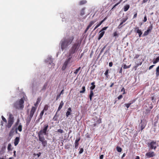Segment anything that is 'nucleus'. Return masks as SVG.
Here are the masks:
<instances>
[{
	"instance_id": "6e6552de",
	"label": "nucleus",
	"mask_w": 159,
	"mask_h": 159,
	"mask_svg": "<svg viewBox=\"0 0 159 159\" xmlns=\"http://www.w3.org/2000/svg\"><path fill=\"white\" fill-rule=\"evenodd\" d=\"M36 108L34 107H32L30 111V120L33 116L34 114Z\"/></svg>"
},
{
	"instance_id": "1a4fd4ad",
	"label": "nucleus",
	"mask_w": 159,
	"mask_h": 159,
	"mask_svg": "<svg viewBox=\"0 0 159 159\" xmlns=\"http://www.w3.org/2000/svg\"><path fill=\"white\" fill-rule=\"evenodd\" d=\"M93 119L96 120L93 124V126L95 127L98 124H99L101 123V119L100 118H98L97 117H95Z\"/></svg>"
},
{
	"instance_id": "4c0bfd02",
	"label": "nucleus",
	"mask_w": 159,
	"mask_h": 159,
	"mask_svg": "<svg viewBox=\"0 0 159 159\" xmlns=\"http://www.w3.org/2000/svg\"><path fill=\"white\" fill-rule=\"evenodd\" d=\"M57 120V114L55 115L53 118L52 119V120L53 121H56Z\"/></svg>"
},
{
	"instance_id": "39448f33",
	"label": "nucleus",
	"mask_w": 159,
	"mask_h": 159,
	"mask_svg": "<svg viewBox=\"0 0 159 159\" xmlns=\"http://www.w3.org/2000/svg\"><path fill=\"white\" fill-rule=\"evenodd\" d=\"M13 122L14 117H12V115L11 114H10L9 115V119L7 127L9 128H10L13 124Z\"/></svg>"
},
{
	"instance_id": "864d4df0",
	"label": "nucleus",
	"mask_w": 159,
	"mask_h": 159,
	"mask_svg": "<svg viewBox=\"0 0 159 159\" xmlns=\"http://www.w3.org/2000/svg\"><path fill=\"white\" fill-rule=\"evenodd\" d=\"M127 18H123L122 20V21L123 22V23H124L127 20Z\"/></svg>"
},
{
	"instance_id": "58836bf2",
	"label": "nucleus",
	"mask_w": 159,
	"mask_h": 159,
	"mask_svg": "<svg viewBox=\"0 0 159 159\" xmlns=\"http://www.w3.org/2000/svg\"><path fill=\"white\" fill-rule=\"evenodd\" d=\"M81 67H80L77 68V69L75 70L74 71V73L75 74H77L79 70H80Z\"/></svg>"
},
{
	"instance_id": "9b49d317",
	"label": "nucleus",
	"mask_w": 159,
	"mask_h": 159,
	"mask_svg": "<svg viewBox=\"0 0 159 159\" xmlns=\"http://www.w3.org/2000/svg\"><path fill=\"white\" fill-rule=\"evenodd\" d=\"M135 31L138 33L139 37H141L143 33L141 30L139 29V27H136L135 29Z\"/></svg>"
},
{
	"instance_id": "a18cd8bd",
	"label": "nucleus",
	"mask_w": 159,
	"mask_h": 159,
	"mask_svg": "<svg viewBox=\"0 0 159 159\" xmlns=\"http://www.w3.org/2000/svg\"><path fill=\"white\" fill-rule=\"evenodd\" d=\"M83 151H84L83 148H81L80 149V150L79 152V154H80L82 153L83 152Z\"/></svg>"
},
{
	"instance_id": "bf43d9fd",
	"label": "nucleus",
	"mask_w": 159,
	"mask_h": 159,
	"mask_svg": "<svg viewBox=\"0 0 159 159\" xmlns=\"http://www.w3.org/2000/svg\"><path fill=\"white\" fill-rule=\"evenodd\" d=\"M147 17L146 16H145L144 18V19H143V21L144 22H145L147 21Z\"/></svg>"
},
{
	"instance_id": "a19ab883",
	"label": "nucleus",
	"mask_w": 159,
	"mask_h": 159,
	"mask_svg": "<svg viewBox=\"0 0 159 159\" xmlns=\"http://www.w3.org/2000/svg\"><path fill=\"white\" fill-rule=\"evenodd\" d=\"M48 109V106L47 105H45L44 107L43 110L46 111Z\"/></svg>"
},
{
	"instance_id": "0eeeda50",
	"label": "nucleus",
	"mask_w": 159,
	"mask_h": 159,
	"mask_svg": "<svg viewBox=\"0 0 159 159\" xmlns=\"http://www.w3.org/2000/svg\"><path fill=\"white\" fill-rule=\"evenodd\" d=\"M135 66H134V68L135 69V70L140 65H141L142 63V61L141 59H138L136 60L135 62Z\"/></svg>"
},
{
	"instance_id": "f03ea898",
	"label": "nucleus",
	"mask_w": 159,
	"mask_h": 159,
	"mask_svg": "<svg viewBox=\"0 0 159 159\" xmlns=\"http://www.w3.org/2000/svg\"><path fill=\"white\" fill-rule=\"evenodd\" d=\"M74 39L73 35L68 36L63 38L60 41L61 47V49L63 50L66 48L70 44Z\"/></svg>"
},
{
	"instance_id": "3c124183",
	"label": "nucleus",
	"mask_w": 159,
	"mask_h": 159,
	"mask_svg": "<svg viewBox=\"0 0 159 159\" xmlns=\"http://www.w3.org/2000/svg\"><path fill=\"white\" fill-rule=\"evenodd\" d=\"M61 94L60 93L59 94H58L57 95V98H56V100H57L60 97Z\"/></svg>"
},
{
	"instance_id": "7ed1b4c3",
	"label": "nucleus",
	"mask_w": 159,
	"mask_h": 159,
	"mask_svg": "<svg viewBox=\"0 0 159 159\" xmlns=\"http://www.w3.org/2000/svg\"><path fill=\"white\" fill-rule=\"evenodd\" d=\"M24 99L21 98L15 102L13 104V106L15 108L17 109L22 110L24 107Z\"/></svg>"
},
{
	"instance_id": "7c9ffc66",
	"label": "nucleus",
	"mask_w": 159,
	"mask_h": 159,
	"mask_svg": "<svg viewBox=\"0 0 159 159\" xmlns=\"http://www.w3.org/2000/svg\"><path fill=\"white\" fill-rule=\"evenodd\" d=\"M108 72H109V69H107L106 70V72H105V73H104V74H105V75L106 76V78H108Z\"/></svg>"
},
{
	"instance_id": "f3484780",
	"label": "nucleus",
	"mask_w": 159,
	"mask_h": 159,
	"mask_svg": "<svg viewBox=\"0 0 159 159\" xmlns=\"http://www.w3.org/2000/svg\"><path fill=\"white\" fill-rule=\"evenodd\" d=\"M80 140V138H79L78 139H76L75 142V148L76 149L78 148L79 143V142Z\"/></svg>"
},
{
	"instance_id": "603ef678",
	"label": "nucleus",
	"mask_w": 159,
	"mask_h": 159,
	"mask_svg": "<svg viewBox=\"0 0 159 159\" xmlns=\"http://www.w3.org/2000/svg\"><path fill=\"white\" fill-rule=\"evenodd\" d=\"M121 92H123V94H124L125 93V89H124V88H123L122 89H121Z\"/></svg>"
},
{
	"instance_id": "5fc2aeb1",
	"label": "nucleus",
	"mask_w": 159,
	"mask_h": 159,
	"mask_svg": "<svg viewBox=\"0 0 159 159\" xmlns=\"http://www.w3.org/2000/svg\"><path fill=\"white\" fill-rule=\"evenodd\" d=\"M123 98V96L122 95H119L117 98L118 100H120L121 99Z\"/></svg>"
},
{
	"instance_id": "37998d69",
	"label": "nucleus",
	"mask_w": 159,
	"mask_h": 159,
	"mask_svg": "<svg viewBox=\"0 0 159 159\" xmlns=\"http://www.w3.org/2000/svg\"><path fill=\"white\" fill-rule=\"evenodd\" d=\"M107 45H105V46L101 49V51H100V53H102V52H103L104 50L105 49V48H106V47Z\"/></svg>"
},
{
	"instance_id": "2eb2a0df",
	"label": "nucleus",
	"mask_w": 159,
	"mask_h": 159,
	"mask_svg": "<svg viewBox=\"0 0 159 159\" xmlns=\"http://www.w3.org/2000/svg\"><path fill=\"white\" fill-rule=\"evenodd\" d=\"M48 82L45 83L41 89V91H44L47 89L48 86Z\"/></svg>"
},
{
	"instance_id": "69168bd1",
	"label": "nucleus",
	"mask_w": 159,
	"mask_h": 159,
	"mask_svg": "<svg viewBox=\"0 0 159 159\" xmlns=\"http://www.w3.org/2000/svg\"><path fill=\"white\" fill-rule=\"evenodd\" d=\"M137 16V13L136 12L134 15L133 18H134L136 17Z\"/></svg>"
},
{
	"instance_id": "2f4dec72",
	"label": "nucleus",
	"mask_w": 159,
	"mask_h": 159,
	"mask_svg": "<svg viewBox=\"0 0 159 159\" xmlns=\"http://www.w3.org/2000/svg\"><path fill=\"white\" fill-rule=\"evenodd\" d=\"M123 0H120V1L117 3L116 4H115L114 6L113 7H112V9H113V8H115L116 7V6H117L118 4H120L121 2Z\"/></svg>"
},
{
	"instance_id": "4d7b16f0",
	"label": "nucleus",
	"mask_w": 159,
	"mask_h": 159,
	"mask_svg": "<svg viewBox=\"0 0 159 159\" xmlns=\"http://www.w3.org/2000/svg\"><path fill=\"white\" fill-rule=\"evenodd\" d=\"M124 23L122 21L120 23L119 25L118 26V28H120L121 27V25L123 24Z\"/></svg>"
},
{
	"instance_id": "aec40b11",
	"label": "nucleus",
	"mask_w": 159,
	"mask_h": 159,
	"mask_svg": "<svg viewBox=\"0 0 159 159\" xmlns=\"http://www.w3.org/2000/svg\"><path fill=\"white\" fill-rule=\"evenodd\" d=\"M93 90H91L90 92V94L89 95V98L90 101L92 100V98L93 96Z\"/></svg>"
},
{
	"instance_id": "338daca9",
	"label": "nucleus",
	"mask_w": 159,
	"mask_h": 159,
	"mask_svg": "<svg viewBox=\"0 0 159 159\" xmlns=\"http://www.w3.org/2000/svg\"><path fill=\"white\" fill-rule=\"evenodd\" d=\"M103 155H101L100 156V159H103Z\"/></svg>"
},
{
	"instance_id": "ddd939ff",
	"label": "nucleus",
	"mask_w": 159,
	"mask_h": 159,
	"mask_svg": "<svg viewBox=\"0 0 159 159\" xmlns=\"http://www.w3.org/2000/svg\"><path fill=\"white\" fill-rule=\"evenodd\" d=\"M69 58L68 59H67L64 62V64L65 65H66L67 66L68 63H69V62H70V61L71 60V59L72 58V57L71 56V55H70V54H69Z\"/></svg>"
},
{
	"instance_id": "bb28decb",
	"label": "nucleus",
	"mask_w": 159,
	"mask_h": 159,
	"mask_svg": "<svg viewBox=\"0 0 159 159\" xmlns=\"http://www.w3.org/2000/svg\"><path fill=\"white\" fill-rule=\"evenodd\" d=\"M11 145L10 143L8 144L7 146V150L8 151L12 150L11 149Z\"/></svg>"
},
{
	"instance_id": "4be33fe9",
	"label": "nucleus",
	"mask_w": 159,
	"mask_h": 159,
	"mask_svg": "<svg viewBox=\"0 0 159 159\" xmlns=\"http://www.w3.org/2000/svg\"><path fill=\"white\" fill-rule=\"evenodd\" d=\"M87 2V1L86 0H82L80 1L79 2V4L80 5H82L86 4Z\"/></svg>"
},
{
	"instance_id": "052dcab7",
	"label": "nucleus",
	"mask_w": 159,
	"mask_h": 159,
	"mask_svg": "<svg viewBox=\"0 0 159 159\" xmlns=\"http://www.w3.org/2000/svg\"><path fill=\"white\" fill-rule=\"evenodd\" d=\"M118 35V34L117 33V32H115L114 33H113V36L114 37H115V36H117Z\"/></svg>"
},
{
	"instance_id": "8fccbe9b",
	"label": "nucleus",
	"mask_w": 159,
	"mask_h": 159,
	"mask_svg": "<svg viewBox=\"0 0 159 159\" xmlns=\"http://www.w3.org/2000/svg\"><path fill=\"white\" fill-rule=\"evenodd\" d=\"M100 25V24H97L96 26L94 28V29L93 30L94 31L97 28H98L99 26Z\"/></svg>"
},
{
	"instance_id": "5701e85b",
	"label": "nucleus",
	"mask_w": 159,
	"mask_h": 159,
	"mask_svg": "<svg viewBox=\"0 0 159 159\" xmlns=\"http://www.w3.org/2000/svg\"><path fill=\"white\" fill-rule=\"evenodd\" d=\"M129 5L128 4L124 6V10L125 11H127L129 8Z\"/></svg>"
},
{
	"instance_id": "0e129e2a",
	"label": "nucleus",
	"mask_w": 159,
	"mask_h": 159,
	"mask_svg": "<svg viewBox=\"0 0 159 159\" xmlns=\"http://www.w3.org/2000/svg\"><path fill=\"white\" fill-rule=\"evenodd\" d=\"M119 73H121V74H122V68L121 67L119 70Z\"/></svg>"
},
{
	"instance_id": "6e6d98bb",
	"label": "nucleus",
	"mask_w": 159,
	"mask_h": 159,
	"mask_svg": "<svg viewBox=\"0 0 159 159\" xmlns=\"http://www.w3.org/2000/svg\"><path fill=\"white\" fill-rule=\"evenodd\" d=\"M106 19V18H105L103 20H102L101 21L99 22V24H100V25H101V24Z\"/></svg>"
},
{
	"instance_id": "c03bdc74",
	"label": "nucleus",
	"mask_w": 159,
	"mask_h": 159,
	"mask_svg": "<svg viewBox=\"0 0 159 159\" xmlns=\"http://www.w3.org/2000/svg\"><path fill=\"white\" fill-rule=\"evenodd\" d=\"M2 120H3V121H4V122H6V123H7V120L6 119H5V118L3 116H2Z\"/></svg>"
},
{
	"instance_id": "c9c22d12",
	"label": "nucleus",
	"mask_w": 159,
	"mask_h": 159,
	"mask_svg": "<svg viewBox=\"0 0 159 159\" xmlns=\"http://www.w3.org/2000/svg\"><path fill=\"white\" fill-rule=\"evenodd\" d=\"M22 126L21 124H20L18 127V129L20 132L22 131Z\"/></svg>"
},
{
	"instance_id": "a878e982",
	"label": "nucleus",
	"mask_w": 159,
	"mask_h": 159,
	"mask_svg": "<svg viewBox=\"0 0 159 159\" xmlns=\"http://www.w3.org/2000/svg\"><path fill=\"white\" fill-rule=\"evenodd\" d=\"M159 61V56L157 57L155 60H153V62L154 64H156Z\"/></svg>"
},
{
	"instance_id": "c85d7f7f",
	"label": "nucleus",
	"mask_w": 159,
	"mask_h": 159,
	"mask_svg": "<svg viewBox=\"0 0 159 159\" xmlns=\"http://www.w3.org/2000/svg\"><path fill=\"white\" fill-rule=\"evenodd\" d=\"M150 32L148 30H147L146 31H145L143 34V36H145L147 35Z\"/></svg>"
},
{
	"instance_id": "09e8293b",
	"label": "nucleus",
	"mask_w": 159,
	"mask_h": 159,
	"mask_svg": "<svg viewBox=\"0 0 159 159\" xmlns=\"http://www.w3.org/2000/svg\"><path fill=\"white\" fill-rule=\"evenodd\" d=\"M67 66L65 65L64 64L63 66L62 67V69L63 70H64L65 69L66 67Z\"/></svg>"
},
{
	"instance_id": "9d476101",
	"label": "nucleus",
	"mask_w": 159,
	"mask_h": 159,
	"mask_svg": "<svg viewBox=\"0 0 159 159\" xmlns=\"http://www.w3.org/2000/svg\"><path fill=\"white\" fill-rule=\"evenodd\" d=\"M146 156L148 158H151L155 156V153L154 152H148L146 154Z\"/></svg>"
},
{
	"instance_id": "a211bd4d",
	"label": "nucleus",
	"mask_w": 159,
	"mask_h": 159,
	"mask_svg": "<svg viewBox=\"0 0 159 159\" xmlns=\"http://www.w3.org/2000/svg\"><path fill=\"white\" fill-rule=\"evenodd\" d=\"M64 104V103L63 102V101H61V102L60 103V105H59L57 111H58L60 110L61 109V108L63 106Z\"/></svg>"
},
{
	"instance_id": "e2e57ef3",
	"label": "nucleus",
	"mask_w": 159,
	"mask_h": 159,
	"mask_svg": "<svg viewBox=\"0 0 159 159\" xmlns=\"http://www.w3.org/2000/svg\"><path fill=\"white\" fill-rule=\"evenodd\" d=\"M109 66L110 67H111L113 65V63L112 62H110L109 63Z\"/></svg>"
},
{
	"instance_id": "b1692460",
	"label": "nucleus",
	"mask_w": 159,
	"mask_h": 159,
	"mask_svg": "<svg viewBox=\"0 0 159 159\" xmlns=\"http://www.w3.org/2000/svg\"><path fill=\"white\" fill-rule=\"evenodd\" d=\"M85 7L83 8L80 11V15L81 16H83L85 14Z\"/></svg>"
},
{
	"instance_id": "72a5a7b5",
	"label": "nucleus",
	"mask_w": 159,
	"mask_h": 159,
	"mask_svg": "<svg viewBox=\"0 0 159 159\" xmlns=\"http://www.w3.org/2000/svg\"><path fill=\"white\" fill-rule=\"evenodd\" d=\"M131 66V64H130L128 66L126 65L125 64H124L123 65V68L124 69L129 68Z\"/></svg>"
},
{
	"instance_id": "774afa93",
	"label": "nucleus",
	"mask_w": 159,
	"mask_h": 159,
	"mask_svg": "<svg viewBox=\"0 0 159 159\" xmlns=\"http://www.w3.org/2000/svg\"><path fill=\"white\" fill-rule=\"evenodd\" d=\"M145 128V126L143 125H141V130H142L143 129Z\"/></svg>"
},
{
	"instance_id": "ea45409f",
	"label": "nucleus",
	"mask_w": 159,
	"mask_h": 159,
	"mask_svg": "<svg viewBox=\"0 0 159 159\" xmlns=\"http://www.w3.org/2000/svg\"><path fill=\"white\" fill-rule=\"evenodd\" d=\"M57 132L60 134H62L63 133V130L61 129H58L57 130Z\"/></svg>"
},
{
	"instance_id": "c756f323",
	"label": "nucleus",
	"mask_w": 159,
	"mask_h": 159,
	"mask_svg": "<svg viewBox=\"0 0 159 159\" xmlns=\"http://www.w3.org/2000/svg\"><path fill=\"white\" fill-rule=\"evenodd\" d=\"M82 90L80 91V93H83L85 92V87L84 86L82 87Z\"/></svg>"
},
{
	"instance_id": "680f3d73",
	"label": "nucleus",
	"mask_w": 159,
	"mask_h": 159,
	"mask_svg": "<svg viewBox=\"0 0 159 159\" xmlns=\"http://www.w3.org/2000/svg\"><path fill=\"white\" fill-rule=\"evenodd\" d=\"M154 66H155V65H152L150 66L149 68V70H150L152 69Z\"/></svg>"
},
{
	"instance_id": "393cba45",
	"label": "nucleus",
	"mask_w": 159,
	"mask_h": 159,
	"mask_svg": "<svg viewBox=\"0 0 159 159\" xmlns=\"http://www.w3.org/2000/svg\"><path fill=\"white\" fill-rule=\"evenodd\" d=\"M156 75L157 77H158L159 76V66L156 68Z\"/></svg>"
},
{
	"instance_id": "423d86ee",
	"label": "nucleus",
	"mask_w": 159,
	"mask_h": 159,
	"mask_svg": "<svg viewBox=\"0 0 159 159\" xmlns=\"http://www.w3.org/2000/svg\"><path fill=\"white\" fill-rule=\"evenodd\" d=\"M156 145V142L154 141H152L150 143H148V146L151 149H154L155 150L157 148Z\"/></svg>"
},
{
	"instance_id": "f704fd0d",
	"label": "nucleus",
	"mask_w": 159,
	"mask_h": 159,
	"mask_svg": "<svg viewBox=\"0 0 159 159\" xmlns=\"http://www.w3.org/2000/svg\"><path fill=\"white\" fill-rule=\"evenodd\" d=\"M44 110H43L41 112L40 115H39V119H41L42 118V117L44 114Z\"/></svg>"
},
{
	"instance_id": "49530a36",
	"label": "nucleus",
	"mask_w": 159,
	"mask_h": 159,
	"mask_svg": "<svg viewBox=\"0 0 159 159\" xmlns=\"http://www.w3.org/2000/svg\"><path fill=\"white\" fill-rule=\"evenodd\" d=\"M107 27H103L101 30L99 32H101V31H104V30H106L107 28Z\"/></svg>"
},
{
	"instance_id": "dca6fc26",
	"label": "nucleus",
	"mask_w": 159,
	"mask_h": 159,
	"mask_svg": "<svg viewBox=\"0 0 159 159\" xmlns=\"http://www.w3.org/2000/svg\"><path fill=\"white\" fill-rule=\"evenodd\" d=\"M71 111V108L70 107L68 109V111L66 113V116L67 117H68L70 115Z\"/></svg>"
},
{
	"instance_id": "79ce46f5",
	"label": "nucleus",
	"mask_w": 159,
	"mask_h": 159,
	"mask_svg": "<svg viewBox=\"0 0 159 159\" xmlns=\"http://www.w3.org/2000/svg\"><path fill=\"white\" fill-rule=\"evenodd\" d=\"M151 100L153 102H155V99L154 98V96H152L151 97Z\"/></svg>"
},
{
	"instance_id": "473e14b6",
	"label": "nucleus",
	"mask_w": 159,
	"mask_h": 159,
	"mask_svg": "<svg viewBox=\"0 0 159 159\" xmlns=\"http://www.w3.org/2000/svg\"><path fill=\"white\" fill-rule=\"evenodd\" d=\"M152 25L151 24L148 27V29L150 32H151L152 29Z\"/></svg>"
},
{
	"instance_id": "13d9d810",
	"label": "nucleus",
	"mask_w": 159,
	"mask_h": 159,
	"mask_svg": "<svg viewBox=\"0 0 159 159\" xmlns=\"http://www.w3.org/2000/svg\"><path fill=\"white\" fill-rule=\"evenodd\" d=\"M139 56V54H136L134 57V59L137 58H138Z\"/></svg>"
},
{
	"instance_id": "cd10ccee",
	"label": "nucleus",
	"mask_w": 159,
	"mask_h": 159,
	"mask_svg": "<svg viewBox=\"0 0 159 159\" xmlns=\"http://www.w3.org/2000/svg\"><path fill=\"white\" fill-rule=\"evenodd\" d=\"M116 149L117 152H121L122 151L121 148L119 146H117L116 148Z\"/></svg>"
},
{
	"instance_id": "f8f14e48",
	"label": "nucleus",
	"mask_w": 159,
	"mask_h": 159,
	"mask_svg": "<svg viewBox=\"0 0 159 159\" xmlns=\"http://www.w3.org/2000/svg\"><path fill=\"white\" fill-rule=\"evenodd\" d=\"M96 21V20H95L94 21L93 20L91 21L89 23V25H88V26L86 28L85 32H86V31H87L88 30L89 28H90L92 26V25Z\"/></svg>"
},
{
	"instance_id": "412c9836",
	"label": "nucleus",
	"mask_w": 159,
	"mask_h": 159,
	"mask_svg": "<svg viewBox=\"0 0 159 159\" xmlns=\"http://www.w3.org/2000/svg\"><path fill=\"white\" fill-rule=\"evenodd\" d=\"M101 33H100L99 35L98 39L100 40L103 36L104 34L105 33L104 31H101Z\"/></svg>"
},
{
	"instance_id": "6ab92c4d",
	"label": "nucleus",
	"mask_w": 159,
	"mask_h": 159,
	"mask_svg": "<svg viewBox=\"0 0 159 159\" xmlns=\"http://www.w3.org/2000/svg\"><path fill=\"white\" fill-rule=\"evenodd\" d=\"M14 132H15V131L14 130V128H12V129L10 130V132L9 133V136L11 137V136H13V134L14 133Z\"/></svg>"
},
{
	"instance_id": "f257e3e1",
	"label": "nucleus",
	"mask_w": 159,
	"mask_h": 159,
	"mask_svg": "<svg viewBox=\"0 0 159 159\" xmlns=\"http://www.w3.org/2000/svg\"><path fill=\"white\" fill-rule=\"evenodd\" d=\"M48 128V125H44L43 129H41L38 133L39 140L40 141L44 147L47 146V141L45 140L43 134H47V129Z\"/></svg>"
},
{
	"instance_id": "4468645a",
	"label": "nucleus",
	"mask_w": 159,
	"mask_h": 159,
	"mask_svg": "<svg viewBox=\"0 0 159 159\" xmlns=\"http://www.w3.org/2000/svg\"><path fill=\"white\" fill-rule=\"evenodd\" d=\"M20 141V138L18 137H16L15 139L14 144L15 146H17Z\"/></svg>"
},
{
	"instance_id": "de8ad7c7",
	"label": "nucleus",
	"mask_w": 159,
	"mask_h": 159,
	"mask_svg": "<svg viewBox=\"0 0 159 159\" xmlns=\"http://www.w3.org/2000/svg\"><path fill=\"white\" fill-rule=\"evenodd\" d=\"M95 87V85H93L90 87L91 90H93Z\"/></svg>"
},
{
	"instance_id": "20e7f679",
	"label": "nucleus",
	"mask_w": 159,
	"mask_h": 159,
	"mask_svg": "<svg viewBox=\"0 0 159 159\" xmlns=\"http://www.w3.org/2000/svg\"><path fill=\"white\" fill-rule=\"evenodd\" d=\"M81 42L79 41H77L76 43H74L71 47V49L69 51L70 55L74 53L76 50L78 49L80 46Z\"/></svg>"
},
{
	"instance_id": "e433bc0d",
	"label": "nucleus",
	"mask_w": 159,
	"mask_h": 159,
	"mask_svg": "<svg viewBox=\"0 0 159 159\" xmlns=\"http://www.w3.org/2000/svg\"><path fill=\"white\" fill-rule=\"evenodd\" d=\"M133 103V102L132 103H126L125 104V105L126 107L128 108L129 107L130 105Z\"/></svg>"
}]
</instances>
